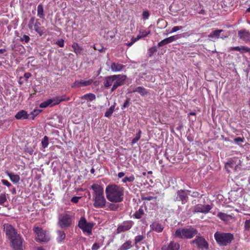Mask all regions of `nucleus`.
<instances>
[{
  "label": "nucleus",
  "mask_w": 250,
  "mask_h": 250,
  "mask_svg": "<svg viewBox=\"0 0 250 250\" xmlns=\"http://www.w3.org/2000/svg\"><path fill=\"white\" fill-rule=\"evenodd\" d=\"M134 225V222L131 220L124 221L121 224L118 226L116 229V232L118 234L129 230Z\"/></svg>",
  "instance_id": "9b49d317"
},
{
  "label": "nucleus",
  "mask_w": 250,
  "mask_h": 250,
  "mask_svg": "<svg viewBox=\"0 0 250 250\" xmlns=\"http://www.w3.org/2000/svg\"><path fill=\"white\" fill-rule=\"evenodd\" d=\"M58 236L57 237V241L58 242L60 243L64 240L66 234L63 231L58 230L57 231Z\"/></svg>",
  "instance_id": "7c9ffc66"
},
{
  "label": "nucleus",
  "mask_w": 250,
  "mask_h": 250,
  "mask_svg": "<svg viewBox=\"0 0 250 250\" xmlns=\"http://www.w3.org/2000/svg\"><path fill=\"white\" fill-rule=\"evenodd\" d=\"M196 236V238L190 241V243L191 245L195 244L197 247L199 249H206L208 250V244L205 238L201 235L200 233L198 232V234Z\"/></svg>",
  "instance_id": "1a4fd4ad"
},
{
  "label": "nucleus",
  "mask_w": 250,
  "mask_h": 250,
  "mask_svg": "<svg viewBox=\"0 0 250 250\" xmlns=\"http://www.w3.org/2000/svg\"><path fill=\"white\" fill-rule=\"evenodd\" d=\"M72 47L73 52L77 55H81L83 52V48L76 42H73Z\"/></svg>",
  "instance_id": "5701e85b"
},
{
  "label": "nucleus",
  "mask_w": 250,
  "mask_h": 250,
  "mask_svg": "<svg viewBox=\"0 0 250 250\" xmlns=\"http://www.w3.org/2000/svg\"><path fill=\"white\" fill-rule=\"evenodd\" d=\"M238 36L240 39L245 42H250V32L246 30H240L238 31Z\"/></svg>",
  "instance_id": "aec40b11"
},
{
  "label": "nucleus",
  "mask_w": 250,
  "mask_h": 250,
  "mask_svg": "<svg viewBox=\"0 0 250 250\" xmlns=\"http://www.w3.org/2000/svg\"><path fill=\"white\" fill-rule=\"evenodd\" d=\"M119 206L117 204H115L114 203H110L109 205V209L110 210L115 211L118 210Z\"/></svg>",
  "instance_id": "a19ab883"
},
{
  "label": "nucleus",
  "mask_w": 250,
  "mask_h": 250,
  "mask_svg": "<svg viewBox=\"0 0 250 250\" xmlns=\"http://www.w3.org/2000/svg\"><path fill=\"white\" fill-rule=\"evenodd\" d=\"M244 228L246 230L250 231V219L246 220Z\"/></svg>",
  "instance_id": "de8ad7c7"
},
{
  "label": "nucleus",
  "mask_w": 250,
  "mask_h": 250,
  "mask_svg": "<svg viewBox=\"0 0 250 250\" xmlns=\"http://www.w3.org/2000/svg\"><path fill=\"white\" fill-rule=\"evenodd\" d=\"M35 19H36V18L35 17H32L30 18V19L29 21L28 26V28H29V29H30V30H33L34 24V22L35 21Z\"/></svg>",
  "instance_id": "ea45409f"
},
{
  "label": "nucleus",
  "mask_w": 250,
  "mask_h": 250,
  "mask_svg": "<svg viewBox=\"0 0 250 250\" xmlns=\"http://www.w3.org/2000/svg\"><path fill=\"white\" fill-rule=\"evenodd\" d=\"M135 180V177L134 175H132L131 176L129 177H125L122 180V182L123 183H126L127 182H132Z\"/></svg>",
  "instance_id": "e433bc0d"
},
{
  "label": "nucleus",
  "mask_w": 250,
  "mask_h": 250,
  "mask_svg": "<svg viewBox=\"0 0 250 250\" xmlns=\"http://www.w3.org/2000/svg\"><path fill=\"white\" fill-rule=\"evenodd\" d=\"M244 141V137H237L234 139L235 143H237L238 142H243Z\"/></svg>",
  "instance_id": "13d9d810"
},
{
  "label": "nucleus",
  "mask_w": 250,
  "mask_h": 250,
  "mask_svg": "<svg viewBox=\"0 0 250 250\" xmlns=\"http://www.w3.org/2000/svg\"><path fill=\"white\" fill-rule=\"evenodd\" d=\"M200 193L197 191H193L191 195L192 197L194 198L198 197Z\"/></svg>",
  "instance_id": "e2e57ef3"
},
{
  "label": "nucleus",
  "mask_w": 250,
  "mask_h": 250,
  "mask_svg": "<svg viewBox=\"0 0 250 250\" xmlns=\"http://www.w3.org/2000/svg\"><path fill=\"white\" fill-rule=\"evenodd\" d=\"M142 134V131L140 129H139L138 131V133H137L136 137L132 140L131 144L133 145L136 143L141 138V136Z\"/></svg>",
  "instance_id": "f704fd0d"
},
{
  "label": "nucleus",
  "mask_w": 250,
  "mask_h": 250,
  "mask_svg": "<svg viewBox=\"0 0 250 250\" xmlns=\"http://www.w3.org/2000/svg\"><path fill=\"white\" fill-rule=\"evenodd\" d=\"M30 40V37L26 35H24L21 38V42H25L27 43Z\"/></svg>",
  "instance_id": "3c124183"
},
{
  "label": "nucleus",
  "mask_w": 250,
  "mask_h": 250,
  "mask_svg": "<svg viewBox=\"0 0 250 250\" xmlns=\"http://www.w3.org/2000/svg\"><path fill=\"white\" fill-rule=\"evenodd\" d=\"M48 141V137L46 136H45L42 139L41 143L42 146L44 149L47 147L49 144Z\"/></svg>",
  "instance_id": "c9c22d12"
},
{
  "label": "nucleus",
  "mask_w": 250,
  "mask_h": 250,
  "mask_svg": "<svg viewBox=\"0 0 250 250\" xmlns=\"http://www.w3.org/2000/svg\"><path fill=\"white\" fill-rule=\"evenodd\" d=\"M170 43L169 40V39L168 38H166L164 39L163 40L161 41L158 43V46L159 47H162L164 45H165L166 44H167L168 43Z\"/></svg>",
  "instance_id": "58836bf2"
},
{
  "label": "nucleus",
  "mask_w": 250,
  "mask_h": 250,
  "mask_svg": "<svg viewBox=\"0 0 250 250\" xmlns=\"http://www.w3.org/2000/svg\"><path fill=\"white\" fill-rule=\"evenodd\" d=\"M157 51V49L156 46H153L148 49V53L149 56H152L153 54Z\"/></svg>",
  "instance_id": "a18cd8bd"
},
{
  "label": "nucleus",
  "mask_w": 250,
  "mask_h": 250,
  "mask_svg": "<svg viewBox=\"0 0 250 250\" xmlns=\"http://www.w3.org/2000/svg\"><path fill=\"white\" fill-rule=\"evenodd\" d=\"M7 201V198L5 193H1L0 194V205H2Z\"/></svg>",
  "instance_id": "79ce46f5"
},
{
  "label": "nucleus",
  "mask_w": 250,
  "mask_h": 250,
  "mask_svg": "<svg viewBox=\"0 0 250 250\" xmlns=\"http://www.w3.org/2000/svg\"><path fill=\"white\" fill-rule=\"evenodd\" d=\"M78 227L83 232L91 234L93 227V224L87 222L85 217L83 216L81 217L79 221Z\"/></svg>",
  "instance_id": "9d476101"
},
{
  "label": "nucleus",
  "mask_w": 250,
  "mask_h": 250,
  "mask_svg": "<svg viewBox=\"0 0 250 250\" xmlns=\"http://www.w3.org/2000/svg\"><path fill=\"white\" fill-rule=\"evenodd\" d=\"M145 214V211L143 207H141L140 208L137 210L133 215L134 218L139 219H141Z\"/></svg>",
  "instance_id": "cd10ccee"
},
{
  "label": "nucleus",
  "mask_w": 250,
  "mask_h": 250,
  "mask_svg": "<svg viewBox=\"0 0 250 250\" xmlns=\"http://www.w3.org/2000/svg\"><path fill=\"white\" fill-rule=\"evenodd\" d=\"M183 28V27L181 26H174L173 27L171 31H170V33H174V32H175L179 30H181Z\"/></svg>",
  "instance_id": "603ef678"
},
{
  "label": "nucleus",
  "mask_w": 250,
  "mask_h": 250,
  "mask_svg": "<svg viewBox=\"0 0 250 250\" xmlns=\"http://www.w3.org/2000/svg\"><path fill=\"white\" fill-rule=\"evenodd\" d=\"M188 200V195L185 191L183 190H178L174 198V201H181L182 204H186Z\"/></svg>",
  "instance_id": "ddd939ff"
},
{
  "label": "nucleus",
  "mask_w": 250,
  "mask_h": 250,
  "mask_svg": "<svg viewBox=\"0 0 250 250\" xmlns=\"http://www.w3.org/2000/svg\"><path fill=\"white\" fill-rule=\"evenodd\" d=\"M211 209V207L209 205H203L198 204L194 207V212H201L204 213H208Z\"/></svg>",
  "instance_id": "dca6fc26"
},
{
  "label": "nucleus",
  "mask_w": 250,
  "mask_h": 250,
  "mask_svg": "<svg viewBox=\"0 0 250 250\" xmlns=\"http://www.w3.org/2000/svg\"><path fill=\"white\" fill-rule=\"evenodd\" d=\"M31 74L29 72H26L24 74V78L26 82H27L28 79L31 77Z\"/></svg>",
  "instance_id": "680f3d73"
},
{
  "label": "nucleus",
  "mask_w": 250,
  "mask_h": 250,
  "mask_svg": "<svg viewBox=\"0 0 250 250\" xmlns=\"http://www.w3.org/2000/svg\"><path fill=\"white\" fill-rule=\"evenodd\" d=\"M50 102L51 101H49V99H48L46 101L41 103L40 104V107L42 108H46L47 106L51 107Z\"/></svg>",
  "instance_id": "4c0bfd02"
},
{
  "label": "nucleus",
  "mask_w": 250,
  "mask_h": 250,
  "mask_svg": "<svg viewBox=\"0 0 250 250\" xmlns=\"http://www.w3.org/2000/svg\"><path fill=\"white\" fill-rule=\"evenodd\" d=\"M125 67V66L122 64L113 62L111 65L110 68L113 72H119L122 71Z\"/></svg>",
  "instance_id": "412c9836"
},
{
  "label": "nucleus",
  "mask_w": 250,
  "mask_h": 250,
  "mask_svg": "<svg viewBox=\"0 0 250 250\" xmlns=\"http://www.w3.org/2000/svg\"><path fill=\"white\" fill-rule=\"evenodd\" d=\"M180 245L174 241H171L167 246H164L162 248V250H179Z\"/></svg>",
  "instance_id": "6ab92c4d"
},
{
  "label": "nucleus",
  "mask_w": 250,
  "mask_h": 250,
  "mask_svg": "<svg viewBox=\"0 0 250 250\" xmlns=\"http://www.w3.org/2000/svg\"><path fill=\"white\" fill-rule=\"evenodd\" d=\"M116 105V103H114L113 105H111L105 112L104 114V116L106 117H109L111 116L112 113H113L115 107Z\"/></svg>",
  "instance_id": "473e14b6"
},
{
  "label": "nucleus",
  "mask_w": 250,
  "mask_h": 250,
  "mask_svg": "<svg viewBox=\"0 0 250 250\" xmlns=\"http://www.w3.org/2000/svg\"><path fill=\"white\" fill-rule=\"evenodd\" d=\"M144 238H145V237L143 235H139L136 236L135 237V240H134L135 244H137L139 242H141L144 239Z\"/></svg>",
  "instance_id": "c03bdc74"
},
{
  "label": "nucleus",
  "mask_w": 250,
  "mask_h": 250,
  "mask_svg": "<svg viewBox=\"0 0 250 250\" xmlns=\"http://www.w3.org/2000/svg\"><path fill=\"white\" fill-rule=\"evenodd\" d=\"M241 47H239V46L234 47L232 49L233 50L240 51V52L241 51Z\"/></svg>",
  "instance_id": "69168bd1"
},
{
  "label": "nucleus",
  "mask_w": 250,
  "mask_h": 250,
  "mask_svg": "<svg viewBox=\"0 0 250 250\" xmlns=\"http://www.w3.org/2000/svg\"><path fill=\"white\" fill-rule=\"evenodd\" d=\"M6 51V50L5 48L0 49V54H3Z\"/></svg>",
  "instance_id": "338daca9"
},
{
  "label": "nucleus",
  "mask_w": 250,
  "mask_h": 250,
  "mask_svg": "<svg viewBox=\"0 0 250 250\" xmlns=\"http://www.w3.org/2000/svg\"><path fill=\"white\" fill-rule=\"evenodd\" d=\"M90 188L93 190V206L96 208H104L107 201L104 196L103 187L97 184H93L91 186Z\"/></svg>",
  "instance_id": "7ed1b4c3"
},
{
  "label": "nucleus",
  "mask_w": 250,
  "mask_h": 250,
  "mask_svg": "<svg viewBox=\"0 0 250 250\" xmlns=\"http://www.w3.org/2000/svg\"><path fill=\"white\" fill-rule=\"evenodd\" d=\"M42 110L40 109H34L33 111L31 112L30 114V119L34 120L36 116H37L40 113H41Z\"/></svg>",
  "instance_id": "72a5a7b5"
},
{
  "label": "nucleus",
  "mask_w": 250,
  "mask_h": 250,
  "mask_svg": "<svg viewBox=\"0 0 250 250\" xmlns=\"http://www.w3.org/2000/svg\"><path fill=\"white\" fill-rule=\"evenodd\" d=\"M130 101V100L129 98H127L125 101V103H124L123 105H122L121 108L123 109L124 108L128 107L129 105Z\"/></svg>",
  "instance_id": "8fccbe9b"
},
{
  "label": "nucleus",
  "mask_w": 250,
  "mask_h": 250,
  "mask_svg": "<svg viewBox=\"0 0 250 250\" xmlns=\"http://www.w3.org/2000/svg\"><path fill=\"white\" fill-rule=\"evenodd\" d=\"M156 198L157 197L151 196H146L144 195H141V199L143 201H151L153 199H156Z\"/></svg>",
  "instance_id": "37998d69"
},
{
  "label": "nucleus",
  "mask_w": 250,
  "mask_h": 250,
  "mask_svg": "<svg viewBox=\"0 0 250 250\" xmlns=\"http://www.w3.org/2000/svg\"><path fill=\"white\" fill-rule=\"evenodd\" d=\"M169 39L170 42H172L178 39V35H174L172 36H170L168 38Z\"/></svg>",
  "instance_id": "5fc2aeb1"
},
{
  "label": "nucleus",
  "mask_w": 250,
  "mask_h": 250,
  "mask_svg": "<svg viewBox=\"0 0 250 250\" xmlns=\"http://www.w3.org/2000/svg\"><path fill=\"white\" fill-rule=\"evenodd\" d=\"M56 44H57L59 46L61 47H63L64 46V40L63 39H60L58 40L56 42Z\"/></svg>",
  "instance_id": "864d4df0"
},
{
  "label": "nucleus",
  "mask_w": 250,
  "mask_h": 250,
  "mask_svg": "<svg viewBox=\"0 0 250 250\" xmlns=\"http://www.w3.org/2000/svg\"><path fill=\"white\" fill-rule=\"evenodd\" d=\"M15 118L17 120H26L30 119V114L24 110H21L18 112L15 115Z\"/></svg>",
  "instance_id": "a211bd4d"
},
{
  "label": "nucleus",
  "mask_w": 250,
  "mask_h": 250,
  "mask_svg": "<svg viewBox=\"0 0 250 250\" xmlns=\"http://www.w3.org/2000/svg\"><path fill=\"white\" fill-rule=\"evenodd\" d=\"M3 227L6 236L10 241L13 250H23V239L17 230L9 224H4Z\"/></svg>",
  "instance_id": "f257e3e1"
},
{
  "label": "nucleus",
  "mask_w": 250,
  "mask_h": 250,
  "mask_svg": "<svg viewBox=\"0 0 250 250\" xmlns=\"http://www.w3.org/2000/svg\"><path fill=\"white\" fill-rule=\"evenodd\" d=\"M37 16L41 19L45 18L43 6L42 3L39 4L37 6Z\"/></svg>",
  "instance_id": "a878e982"
},
{
  "label": "nucleus",
  "mask_w": 250,
  "mask_h": 250,
  "mask_svg": "<svg viewBox=\"0 0 250 250\" xmlns=\"http://www.w3.org/2000/svg\"><path fill=\"white\" fill-rule=\"evenodd\" d=\"M150 33V30H142L140 31V34L142 35V37L143 38L146 37Z\"/></svg>",
  "instance_id": "09e8293b"
},
{
  "label": "nucleus",
  "mask_w": 250,
  "mask_h": 250,
  "mask_svg": "<svg viewBox=\"0 0 250 250\" xmlns=\"http://www.w3.org/2000/svg\"><path fill=\"white\" fill-rule=\"evenodd\" d=\"M215 240L220 246L229 245L234 239V235L229 232L216 231L214 235Z\"/></svg>",
  "instance_id": "423d86ee"
},
{
  "label": "nucleus",
  "mask_w": 250,
  "mask_h": 250,
  "mask_svg": "<svg viewBox=\"0 0 250 250\" xmlns=\"http://www.w3.org/2000/svg\"><path fill=\"white\" fill-rule=\"evenodd\" d=\"M7 175L11 181L14 183H18L20 180V177L19 175L15 174L13 173H8Z\"/></svg>",
  "instance_id": "c85d7f7f"
},
{
  "label": "nucleus",
  "mask_w": 250,
  "mask_h": 250,
  "mask_svg": "<svg viewBox=\"0 0 250 250\" xmlns=\"http://www.w3.org/2000/svg\"><path fill=\"white\" fill-rule=\"evenodd\" d=\"M125 173L124 172H120L118 173V177L119 178H121L125 176Z\"/></svg>",
  "instance_id": "0e129e2a"
},
{
  "label": "nucleus",
  "mask_w": 250,
  "mask_h": 250,
  "mask_svg": "<svg viewBox=\"0 0 250 250\" xmlns=\"http://www.w3.org/2000/svg\"><path fill=\"white\" fill-rule=\"evenodd\" d=\"M150 16L149 13L148 11H144L142 13V18L144 20L148 19Z\"/></svg>",
  "instance_id": "49530a36"
},
{
  "label": "nucleus",
  "mask_w": 250,
  "mask_h": 250,
  "mask_svg": "<svg viewBox=\"0 0 250 250\" xmlns=\"http://www.w3.org/2000/svg\"><path fill=\"white\" fill-rule=\"evenodd\" d=\"M132 242L128 240L124 243L119 249L118 250H128L132 248Z\"/></svg>",
  "instance_id": "c756f323"
},
{
  "label": "nucleus",
  "mask_w": 250,
  "mask_h": 250,
  "mask_svg": "<svg viewBox=\"0 0 250 250\" xmlns=\"http://www.w3.org/2000/svg\"><path fill=\"white\" fill-rule=\"evenodd\" d=\"M132 92L138 93L142 96L147 95L148 93L147 90L143 86L136 87L134 90H133Z\"/></svg>",
  "instance_id": "4be33fe9"
},
{
  "label": "nucleus",
  "mask_w": 250,
  "mask_h": 250,
  "mask_svg": "<svg viewBox=\"0 0 250 250\" xmlns=\"http://www.w3.org/2000/svg\"><path fill=\"white\" fill-rule=\"evenodd\" d=\"M81 197H78V196H74V197H73L71 199V201L73 203H77L79 201V199Z\"/></svg>",
  "instance_id": "052dcab7"
},
{
  "label": "nucleus",
  "mask_w": 250,
  "mask_h": 250,
  "mask_svg": "<svg viewBox=\"0 0 250 250\" xmlns=\"http://www.w3.org/2000/svg\"><path fill=\"white\" fill-rule=\"evenodd\" d=\"M69 100L70 98L69 97H66L65 95L56 96L53 98L49 99V101H51V107L58 105L62 102L68 101Z\"/></svg>",
  "instance_id": "2eb2a0df"
},
{
  "label": "nucleus",
  "mask_w": 250,
  "mask_h": 250,
  "mask_svg": "<svg viewBox=\"0 0 250 250\" xmlns=\"http://www.w3.org/2000/svg\"><path fill=\"white\" fill-rule=\"evenodd\" d=\"M236 162L233 160H230L225 164V167L227 169V170L229 171V168H236Z\"/></svg>",
  "instance_id": "2f4dec72"
},
{
  "label": "nucleus",
  "mask_w": 250,
  "mask_h": 250,
  "mask_svg": "<svg viewBox=\"0 0 250 250\" xmlns=\"http://www.w3.org/2000/svg\"><path fill=\"white\" fill-rule=\"evenodd\" d=\"M106 198L111 203H119L124 201L125 188L120 185L110 184L105 188Z\"/></svg>",
  "instance_id": "f03ea898"
},
{
  "label": "nucleus",
  "mask_w": 250,
  "mask_h": 250,
  "mask_svg": "<svg viewBox=\"0 0 250 250\" xmlns=\"http://www.w3.org/2000/svg\"><path fill=\"white\" fill-rule=\"evenodd\" d=\"M126 76L124 75H113L105 77L104 82V85L105 88H108L111 86L112 84V87L110 92L114 91L119 86L125 84Z\"/></svg>",
  "instance_id": "20e7f679"
},
{
  "label": "nucleus",
  "mask_w": 250,
  "mask_h": 250,
  "mask_svg": "<svg viewBox=\"0 0 250 250\" xmlns=\"http://www.w3.org/2000/svg\"><path fill=\"white\" fill-rule=\"evenodd\" d=\"M223 32L222 29L215 30L211 32L208 35V37L211 39H218L220 36V34Z\"/></svg>",
  "instance_id": "b1692460"
},
{
  "label": "nucleus",
  "mask_w": 250,
  "mask_h": 250,
  "mask_svg": "<svg viewBox=\"0 0 250 250\" xmlns=\"http://www.w3.org/2000/svg\"><path fill=\"white\" fill-rule=\"evenodd\" d=\"M33 29L39 34L40 36L46 35L47 30L44 26H41V23L38 19H35Z\"/></svg>",
  "instance_id": "f8f14e48"
},
{
  "label": "nucleus",
  "mask_w": 250,
  "mask_h": 250,
  "mask_svg": "<svg viewBox=\"0 0 250 250\" xmlns=\"http://www.w3.org/2000/svg\"><path fill=\"white\" fill-rule=\"evenodd\" d=\"M249 51H250V48L245 46H241V49L240 51L241 53L248 52Z\"/></svg>",
  "instance_id": "bf43d9fd"
},
{
  "label": "nucleus",
  "mask_w": 250,
  "mask_h": 250,
  "mask_svg": "<svg viewBox=\"0 0 250 250\" xmlns=\"http://www.w3.org/2000/svg\"><path fill=\"white\" fill-rule=\"evenodd\" d=\"M33 230L37 235L36 240L37 242H47L49 240L48 232L43 230L42 228L35 227L33 228Z\"/></svg>",
  "instance_id": "6e6552de"
},
{
  "label": "nucleus",
  "mask_w": 250,
  "mask_h": 250,
  "mask_svg": "<svg viewBox=\"0 0 250 250\" xmlns=\"http://www.w3.org/2000/svg\"><path fill=\"white\" fill-rule=\"evenodd\" d=\"M93 82L92 79H89L87 81L81 80L80 81H75L71 87L72 88L81 87L82 86H86L91 85Z\"/></svg>",
  "instance_id": "f3484780"
},
{
  "label": "nucleus",
  "mask_w": 250,
  "mask_h": 250,
  "mask_svg": "<svg viewBox=\"0 0 250 250\" xmlns=\"http://www.w3.org/2000/svg\"><path fill=\"white\" fill-rule=\"evenodd\" d=\"M72 216L66 212L59 214L58 224L62 229H67L72 224Z\"/></svg>",
  "instance_id": "0eeeda50"
},
{
  "label": "nucleus",
  "mask_w": 250,
  "mask_h": 250,
  "mask_svg": "<svg viewBox=\"0 0 250 250\" xmlns=\"http://www.w3.org/2000/svg\"><path fill=\"white\" fill-rule=\"evenodd\" d=\"M151 227L152 230L158 232H162L164 229V227L162 225L158 222L153 223L152 225H151Z\"/></svg>",
  "instance_id": "bb28decb"
},
{
  "label": "nucleus",
  "mask_w": 250,
  "mask_h": 250,
  "mask_svg": "<svg viewBox=\"0 0 250 250\" xmlns=\"http://www.w3.org/2000/svg\"><path fill=\"white\" fill-rule=\"evenodd\" d=\"M137 40L136 38L132 37L131 42L134 44Z\"/></svg>",
  "instance_id": "774afa93"
},
{
  "label": "nucleus",
  "mask_w": 250,
  "mask_h": 250,
  "mask_svg": "<svg viewBox=\"0 0 250 250\" xmlns=\"http://www.w3.org/2000/svg\"><path fill=\"white\" fill-rule=\"evenodd\" d=\"M96 95L92 93H87L81 96L80 99L81 100H85L87 102H91L96 100Z\"/></svg>",
  "instance_id": "393cba45"
},
{
  "label": "nucleus",
  "mask_w": 250,
  "mask_h": 250,
  "mask_svg": "<svg viewBox=\"0 0 250 250\" xmlns=\"http://www.w3.org/2000/svg\"><path fill=\"white\" fill-rule=\"evenodd\" d=\"M217 216L226 223H230L235 221V217L233 214H227L222 212H219L218 213Z\"/></svg>",
  "instance_id": "4468645a"
},
{
  "label": "nucleus",
  "mask_w": 250,
  "mask_h": 250,
  "mask_svg": "<svg viewBox=\"0 0 250 250\" xmlns=\"http://www.w3.org/2000/svg\"><path fill=\"white\" fill-rule=\"evenodd\" d=\"M100 247L99 243H95L92 246V250H98Z\"/></svg>",
  "instance_id": "6e6d98bb"
},
{
  "label": "nucleus",
  "mask_w": 250,
  "mask_h": 250,
  "mask_svg": "<svg viewBox=\"0 0 250 250\" xmlns=\"http://www.w3.org/2000/svg\"><path fill=\"white\" fill-rule=\"evenodd\" d=\"M1 183H2L3 185H4L8 187H10V186H11V184H10V183L9 182L6 180H4V179L2 180Z\"/></svg>",
  "instance_id": "4d7b16f0"
},
{
  "label": "nucleus",
  "mask_w": 250,
  "mask_h": 250,
  "mask_svg": "<svg viewBox=\"0 0 250 250\" xmlns=\"http://www.w3.org/2000/svg\"><path fill=\"white\" fill-rule=\"evenodd\" d=\"M198 234L197 229L190 227L189 228H178L176 229L173 236L179 239H190Z\"/></svg>",
  "instance_id": "39448f33"
}]
</instances>
